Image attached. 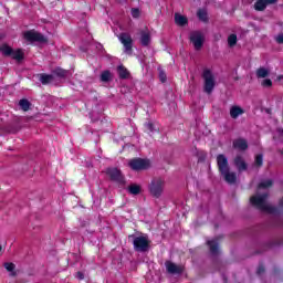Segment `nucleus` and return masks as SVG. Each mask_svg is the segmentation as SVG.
Here are the masks:
<instances>
[{
    "label": "nucleus",
    "mask_w": 283,
    "mask_h": 283,
    "mask_svg": "<svg viewBox=\"0 0 283 283\" xmlns=\"http://www.w3.org/2000/svg\"><path fill=\"white\" fill-rule=\"evenodd\" d=\"M273 82L271 80H263L262 86L263 87H272Z\"/></svg>",
    "instance_id": "e433bc0d"
},
{
    "label": "nucleus",
    "mask_w": 283,
    "mask_h": 283,
    "mask_svg": "<svg viewBox=\"0 0 283 283\" xmlns=\"http://www.w3.org/2000/svg\"><path fill=\"white\" fill-rule=\"evenodd\" d=\"M40 81H41L42 85H48V83H52V81H54V76L48 75V74H41Z\"/></svg>",
    "instance_id": "bb28decb"
},
{
    "label": "nucleus",
    "mask_w": 283,
    "mask_h": 283,
    "mask_svg": "<svg viewBox=\"0 0 283 283\" xmlns=\"http://www.w3.org/2000/svg\"><path fill=\"white\" fill-rule=\"evenodd\" d=\"M145 127H146V129H148V132H151V133L156 132V128L154 127V123H151V122H147L145 124Z\"/></svg>",
    "instance_id": "f704fd0d"
},
{
    "label": "nucleus",
    "mask_w": 283,
    "mask_h": 283,
    "mask_svg": "<svg viewBox=\"0 0 283 283\" xmlns=\"http://www.w3.org/2000/svg\"><path fill=\"white\" fill-rule=\"evenodd\" d=\"M279 134H281V136H283V128L279 129Z\"/></svg>",
    "instance_id": "a19ab883"
},
{
    "label": "nucleus",
    "mask_w": 283,
    "mask_h": 283,
    "mask_svg": "<svg viewBox=\"0 0 283 283\" xmlns=\"http://www.w3.org/2000/svg\"><path fill=\"white\" fill-rule=\"evenodd\" d=\"M242 114H244V108H242L240 106H231V108H230L231 118L235 119L239 116H242Z\"/></svg>",
    "instance_id": "a211bd4d"
},
{
    "label": "nucleus",
    "mask_w": 283,
    "mask_h": 283,
    "mask_svg": "<svg viewBox=\"0 0 283 283\" xmlns=\"http://www.w3.org/2000/svg\"><path fill=\"white\" fill-rule=\"evenodd\" d=\"M75 277H77V280H85V274H83V272H77Z\"/></svg>",
    "instance_id": "ea45409f"
},
{
    "label": "nucleus",
    "mask_w": 283,
    "mask_h": 283,
    "mask_svg": "<svg viewBox=\"0 0 283 283\" xmlns=\"http://www.w3.org/2000/svg\"><path fill=\"white\" fill-rule=\"evenodd\" d=\"M234 167H237L239 172L247 171L248 165L242 156L239 155L234 158Z\"/></svg>",
    "instance_id": "ddd939ff"
},
{
    "label": "nucleus",
    "mask_w": 283,
    "mask_h": 283,
    "mask_svg": "<svg viewBox=\"0 0 283 283\" xmlns=\"http://www.w3.org/2000/svg\"><path fill=\"white\" fill-rule=\"evenodd\" d=\"M263 163H264V157L262 155H256L255 156V165L258 167H262Z\"/></svg>",
    "instance_id": "473e14b6"
},
{
    "label": "nucleus",
    "mask_w": 283,
    "mask_h": 283,
    "mask_svg": "<svg viewBox=\"0 0 283 283\" xmlns=\"http://www.w3.org/2000/svg\"><path fill=\"white\" fill-rule=\"evenodd\" d=\"M118 39L124 45L125 54H128L130 56L133 52L132 48H134V40H132V35L129 33H120Z\"/></svg>",
    "instance_id": "0eeeda50"
},
{
    "label": "nucleus",
    "mask_w": 283,
    "mask_h": 283,
    "mask_svg": "<svg viewBox=\"0 0 283 283\" xmlns=\"http://www.w3.org/2000/svg\"><path fill=\"white\" fill-rule=\"evenodd\" d=\"M175 23L182 28V27L187 25V23H189V20L187 19V17H185L180 13H175Z\"/></svg>",
    "instance_id": "6ab92c4d"
},
{
    "label": "nucleus",
    "mask_w": 283,
    "mask_h": 283,
    "mask_svg": "<svg viewBox=\"0 0 283 283\" xmlns=\"http://www.w3.org/2000/svg\"><path fill=\"white\" fill-rule=\"evenodd\" d=\"M99 81L102 83H109L112 81V72L109 70L103 71L99 75Z\"/></svg>",
    "instance_id": "4be33fe9"
},
{
    "label": "nucleus",
    "mask_w": 283,
    "mask_h": 283,
    "mask_svg": "<svg viewBox=\"0 0 283 283\" xmlns=\"http://www.w3.org/2000/svg\"><path fill=\"white\" fill-rule=\"evenodd\" d=\"M149 43H151V34L149 33V31L148 30L140 31V44L144 48H147V45H149Z\"/></svg>",
    "instance_id": "dca6fc26"
},
{
    "label": "nucleus",
    "mask_w": 283,
    "mask_h": 283,
    "mask_svg": "<svg viewBox=\"0 0 283 283\" xmlns=\"http://www.w3.org/2000/svg\"><path fill=\"white\" fill-rule=\"evenodd\" d=\"M268 198L269 193L255 195L250 198V202L253 207L263 213H277V208L272 207L266 202Z\"/></svg>",
    "instance_id": "f257e3e1"
},
{
    "label": "nucleus",
    "mask_w": 283,
    "mask_h": 283,
    "mask_svg": "<svg viewBox=\"0 0 283 283\" xmlns=\"http://www.w3.org/2000/svg\"><path fill=\"white\" fill-rule=\"evenodd\" d=\"M106 174L114 182H118V185H125V177L118 168H107Z\"/></svg>",
    "instance_id": "6e6552de"
},
{
    "label": "nucleus",
    "mask_w": 283,
    "mask_h": 283,
    "mask_svg": "<svg viewBox=\"0 0 283 283\" xmlns=\"http://www.w3.org/2000/svg\"><path fill=\"white\" fill-rule=\"evenodd\" d=\"M165 266L167 269V272L171 275H180V273H182V266L177 265L171 261H166Z\"/></svg>",
    "instance_id": "9b49d317"
},
{
    "label": "nucleus",
    "mask_w": 283,
    "mask_h": 283,
    "mask_svg": "<svg viewBox=\"0 0 283 283\" xmlns=\"http://www.w3.org/2000/svg\"><path fill=\"white\" fill-rule=\"evenodd\" d=\"M256 273L258 275H262V273H264V265H259Z\"/></svg>",
    "instance_id": "58836bf2"
},
{
    "label": "nucleus",
    "mask_w": 283,
    "mask_h": 283,
    "mask_svg": "<svg viewBox=\"0 0 283 283\" xmlns=\"http://www.w3.org/2000/svg\"><path fill=\"white\" fill-rule=\"evenodd\" d=\"M164 191H165V179L163 178L153 179L151 182L149 184V192L153 196V198H160Z\"/></svg>",
    "instance_id": "7ed1b4c3"
},
{
    "label": "nucleus",
    "mask_w": 283,
    "mask_h": 283,
    "mask_svg": "<svg viewBox=\"0 0 283 283\" xmlns=\"http://www.w3.org/2000/svg\"><path fill=\"white\" fill-rule=\"evenodd\" d=\"M127 191L130 193V196H138V193L142 191V188L139 185L132 184L128 186Z\"/></svg>",
    "instance_id": "5701e85b"
},
{
    "label": "nucleus",
    "mask_w": 283,
    "mask_h": 283,
    "mask_svg": "<svg viewBox=\"0 0 283 283\" xmlns=\"http://www.w3.org/2000/svg\"><path fill=\"white\" fill-rule=\"evenodd\" d=\"M221 176L224 178L228 185H235V181L238 180L235 172H230V169H228L226 172H221Z\"/></svg>",
    "instance_id": "2eb2a0df"
},
{
    "label": "nucleus",
    "mask_w": 283,
    "mask_h": 283,
    "mask_svg": "<svg viewBox=\"0 0 283 283\" xmlns=\"http://www.w3.org/2000/svg\"><path fill=\"white\" fill-rule=\"evenodd\" d=\"M276 2H277V0H258L254 3V10H256V12H262V11L266 10V6H271Z\"/></svg>",
    "instance_id": "f8f14e48"
},
{
    "label": "nucleus",
    "mask_w": 283,
    "mask_h": 283,
    "mask_svg": "<svg viewBox=\"0 0 283 283\" xmlns=\"http://www.w3.org/2000/svg\"><path fill=\"white\" fill-rule=\"evenodd\" d=\"M269 187H273V180L266 179L259 184V189H269Z\"/></svg>",
    "instance_id": "c85d7f7f"
},
{
    "label": "nucleus",
    "mask_w": 283,
    "mask_h": 283,
    "mask_svg": "<svg viewBox=\"0 0 283 283\" xmlns=\"http://www.w3.org/2000/svg\"><path fill=\"white\" fill-rule=\"evenodd\" d=\"M190 41L192 42L195 50H202V45H205V35L200 32H193L190 34Z\"/></svg>",
    "instance_id": "1a4fd4ad"
},
{
    "label": "nucleus",
    "mask_w": 283,
    "mask_h": 283,
    "mask_svg": "<svg viewBox=\"0 0 283 283\" xmlns=\"http://www.w3.org/2000/svg\"><path fill=\"white\" fill-rule=\"evenodd\" d=\"M238 43V35L235 34H230L228 38V45L230 48H233V45H235Z\"/></svg>",
    "instance_id": "7c9ffc66"
},
{
    "label": "nucleus",
    "mask_w": 283,
    "mask_h": 283,
    "mask_svg": "<svg viewBox=\"0 0 283 283\" xmlns=\"http://www.w3.org/2000/svg\"><path fill=\"white\" fill-rule=\"evenodd\" d=\"M233 147L240 151H247V149H249V144L247 143V139L239 138L233 140Z\"/></svg>",
    "instance_id": "4468645a"
},
{
    "label": "nucleus",
    "mask_w": 283,
    "mask_h": 283,
    "mask_svg": "<svg viewBox=\"0 0 283 283\" xmlns=\"http://www.w3.org/2000/svg\"><path fill=\"white\" fill-rule=\"evenodd\" d=\"M202 78H203V92H206V94H211L216 88V77L213 76V73L211 72V70L209 69L203 70Z\"/></svg>",
    "instance_id": "f03ea898"
},
{
    "label": "nucleus",
    "mask_w": 283,
    "mask_h": 283,
    "mask_svg": "<svg viewBox=\"0 0 283 283\" xmlns=\"http://www.w3.org/2000/svg\"><path fill=\"white\" fill-rule=\"evenodd\" d=\"M207 244L210 249V253L212 255H218V241L216 240H210V241H207Z\"/></svg>",
    "instance_id": "b1692460"
},
{
    "label": "nucleus",
    "mask_w": 283,
    "mask_h": 283,
    "mask_svg": "<svg viewBox=\"0 0 283 283\" xmlns=\"http://www.w3.org/2000/svg\"><path fill=\"white\" fill-rule=\"evenodd\" d=\"M13 48H11L8 44L0 45V52L3 54V56H12Z\"/></svg>",
    "instance_id": "412c9836"
},
{
    "label": "nucleus",
    "mask_w": 283,
    "mask_h": 283,
    "mask_svg": "<svg viewBox=\"0 0 283 283\" xmlns=\"http://www.w3.org/2000/svg\"><path fill=\"white\" fill-rule=\"evenodd\" d=\"M197 15L200 21H208L207 11L205 9H199Z\"/></svg>",
    "instance_id": "2f4dec72"
},
{
    "label": "nucleus",
    "mask_w": 283,
    "mask_h": 283,
    "mask_svg": "<svg viewBox=\"0 0 283 283\" xmlns=\"http://www.w3.org/2000/svg\"><path fill=\"white\" fill-rule=\"evenodd\" d=\"M269 76V70L265 67H259L256 70V77L258 78H266Z\"/></svg>",
    "instance_id": "cd10ccee"
},
{
    "label": "nucleus",
    "mask_w": 283,
    "mask_h": 283,
    "mask_svg": "<svg viewBox=\"0 0 283 283\" xmlns=\"http://www.w3.org/2000/svg\"><path fill=\"white\" fill-rule=\"evenodd\" d=\"M279 205H280V207H283V198L281 199Z\"/></svg>",
    "instance_id": "79ce46f5"
},
{
    "label": "nucleus",
    "mask_w": 283,
    "mask_h": 283,
    "mask_svg": "<svg viewBox=\"0 0 283 283\" xmlns=\"http://www.w3.org/2000/svg\"><path fill=\"white\" fill-rule=\"evenodd\" d=\"M19 105L23 112H29L30 107H32V103L25 98L20 99Z\"/></svg>",
    "instance_id": "393cba45"
},
{
    "label": "nucleus",
    "mask_w": 283,
    "mask_h": 283,
    "mask_svg": "<svg viewBox=\"0 0 283 283\" xmlns=\"http://www.w3.org/2000/svg\"><path fill=\"white\" fill-rule=\"evenodd\" d=\"M117 73H118V77L122 81H125V80L129 78V76H132V74L129 73L127 67H125L124 65L117 66Z\"/></svg>",
    "instance_id": "f3484780"
},
{
    "label": "nucleus",
    "mask_w": 283,
    "mask_h": 283,
    "mask_svg": "<svg viewBox=\"0 0 283 283\" xmlns=\"http://www.w3.org/2000/svg\"><path fill=\"white\" fill-rule=\"evenodd\" d=\"M217 165L220 174H226V171H229V159H227V156L223 154H220L217 156Z\"/></svg>",
    "instance_id": "9d476101"
},
{
    "label": "nucleus",
    "mask_w": 283,
    "mask_h": 283,
    "mask_svg": "<svg viewBox=\"0 0 283 283\" xmlns=\"http://www.w3.org/2000/svg\"><path fill=\"white\" fill-rule=\"evenodd\" d=\"M24 39L29 41V43H48V38L34 30L24 32Z\"/></svg>",
    "instance_id": "423d86ee"
},
{
    "label": "nucleus",
    "mask_w": 283,
    "mask_h": 283,
    "mask_svg": "<svg viewBox=\"0 0 283 283\" xmlns=\"http://www.w3.org/2000/svg\"><path fill=\"white\" fill-rule=\"evenodd\" d=\"M11 57L20 63V61H23V51H21V49H18L15 51L13 50L11 53Z\"/></svg>",
    "instance_id": "a878e982"
},
{
    "label": "nucleus",
    "mask_w": 283,
    "mask_h": 283,
    "mask_svg": "<svg viewBox=\"0 0 283 283\" xmlns=\"http://www.w3.org/2000/svg\"><path fill=\"white\" fill-rule=\"evenodd\" d=\"M128 166L133 171H145L151 167V161L149 159L133 158L129 160Z\"/></svg>",
    "instance_id": "39448f33"
},
{
    "label": "nucleus",
    "mask_w": 283,
    "mask_h": 283,
    "mask_svg": "<svg viewBox=\"0 0 283 283\" xmlns=\"http://www.w3.org/2000/svg\"><path fill=\"white\" fill-rule=\"evenodd\" d=\"M276 43L283 44V33L275 38Z\"/></svg>",
    "instance_id": "4c0bfd02"
},
{
    "label": "nucleus",
    "mask_w": 283,
    "mask_h": 283,
    "mask_svg": "<svg viewBox=\"0 0 283 283\" xmlns=\"http://www.w3.org/2000/svg\"><path fill=\"white\" fill-rule=\"evenodd\" d=\"M1 251H3V247H1V244H0V253H1Z\"/></svg>",
    "instance_id": "37998d69"
},
{
    "label": "nucleus",
    "mask_w": 283,
    "mask_h": 283,
    "mask_svg": "<svg viewBox=\"0 0 283 283\" xmlns=\"http://www.w3.org/2000/svg\"><path fill=\"white\" fill-rule=\"evenodd\" d=\"M133 247L137 253H147L149 251V238L145 235L135 237Z\"/></svg>",
    "instance_id": "20e7f679"
},
{
    "label": "nucleus",
    "mask_w": 283,
    "mask_h": 283,
    "mask_svg": "<svg viewBox=\"0 0 283 283\" xmlns=\"http://www.w3.org/2000/svg\"><path fill=\"white\" fill-rule=\"evenodd\" d=\"M159 80L161 83H165L167 81V74L164 71L159 72Z\"/></svg>",
    "instance_id": "c9c22d12"
},
{
    "label": "nucleus",
    "mask_w": 283,
    "mask_h": 283,
    "mask_svg": "<svg viewBox=\"0 0 283 283\" xmlns=\"http://www.w3.org/2000/svg\"><path fill=\"white\" fill-rule=\"evenodd\" d=\"M53 74H55V76H57L59 78H67V76H70V71L64 70L62 67H56L53 71Z\"/></svg>",
    "instance_id": "aec40b11"
},
{
    "label": "nucleus",
    "mask_w": 283,
    "mask_h": 283,
    "mask_svg": "<svg viewBox=\"0 0 283 283\" xmlns=\"http://www.w3.org/2000/svg\"><path fill=\"white\" fill-rule=\"evenodd\" d=\"M130 14H132L133 19H138V17H140V10L133 8L130 11Z\"/></svg>",
    "instance_id": "72a5a7b5"
},
{
    "label": "nucleus",
    "mask_w": 283,
    "mask_h": 283,
    "mask_svg": "<svg viewBox=\"0 0 283 283\" xmlns=\"http://www.w3.org/2000/svg\"><path fill=\"white\" fill-rule=\"evenodd\" d=\"M4 269L11 273V275H17V272L14 269H17V265L14 263H4Z\"/></svg>",
    "instance_id": "c756f323"
}]
</instances>
